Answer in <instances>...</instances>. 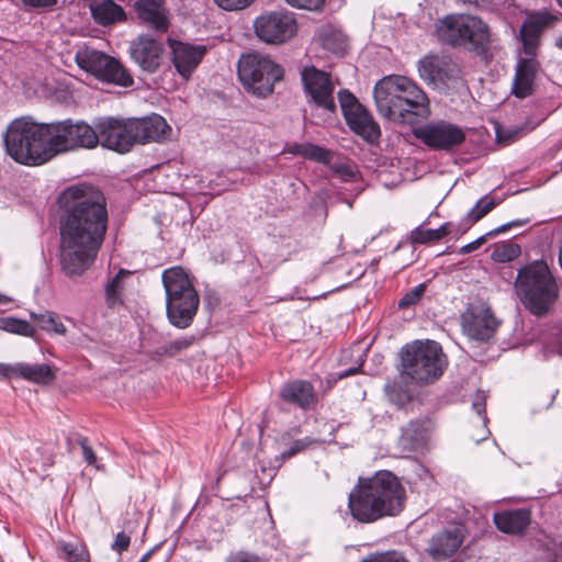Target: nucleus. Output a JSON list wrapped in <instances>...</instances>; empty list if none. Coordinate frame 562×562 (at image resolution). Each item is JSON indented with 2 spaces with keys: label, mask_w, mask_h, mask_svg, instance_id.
I'll return each instance as SVG.
<instances>
[{
  "label": "nucleus",
  "mask_w": 562,
  "mask_h": 562,
  "mask_svg": "<svg viewBox=\"0 0 562 562\" xmlns=\"http://www.w3.org/2000/svg\"><path fill=\"white\" fill-rule=\"evenodd\" d=\"M420 78L427 83H447L459 78L458 65L445 55H427L418 61Z\"/></svg>",
  "instance_id": "a211bd4d"
},
{
  "label": "nucleus",
  "mask_w": 562,
  "mask_h": 562,
  "mask_svg": "<svg viewBox=\"0 0 562 562\" xmlns=\"http://www.w3.org/2000/svg\"><path fill=\"white\" fill-rule=\"evenodd\" d=\"M290 5L300 8V9H307V10H317L319 9L324 0H285Z\"/></svg>",
  "instance_id": "864d4df0"
},
{
  "label": "nucleus",
  "mask_w": 562,
  "mask_h": 562,
  "mask_svg": "<svg viewBox=\"0 0 562 562\" xmlns=\"http://www.w3.org/2000/svg\"><path fill=\"white\" fill-rule=\"evenodd\" d=\"M58 204L61 209V269L68 277H77L94 261L104 239L108 225L105 198L97 188L79 184L64 190Z\"/></svg>",
  "instance_id": "f257e3e1"
},
{
  "label": "nucleus",
  "mask_w": 562,
  "mask_h": 562,
  "mask_svg": "<svg viewBox=\"0 0 562 562\" xmlns=\"http://www.w3.org/2000/svg\"><path fill=\"white\" fill-rule=\"evenodd\" d=\"M280 397L302 409H307L315 402V393L313 385L307 381H292L282 385Z\"/></svg>",
  "instance_id": "c756f323"
},
{
  "label": "nucleus",
  "mask_w": 562,
  "mask_h": 562,
  "mask_svg": "<svg viewBox=\"0 0 562 562\" xmlns=\"http://www.w3.org/2000/svg\"><path fill=\"white\" fill-rule=\"evenodd\" d=\"M95 23L108 26L126 20L123 8L113 0H99L89 5Z\"/></svg>",
  "instance_id": "7c9ffc66"
},
{
  "label": "nucleus",
  "mask_w": 562,
  "mask_h": 562,
  "mask_svg": "<svg viewBox=\"0 0 562 562\" xmlns=\"http://www.w3.org/2000/svg\"><path fill=\"white\" fill-rule=\"evenodd\" d=\"M319 45L336 55H342L347 49V37L333 25H324L316 35Z\"/></svg>",
  "instance_id": "2f4dec72"
},
{
  "label": "nucleus",
  "mask_w": 562,
  "mask_h": 562,
  "mask_svg": "<svg viewBox=\"0 0 562 562\" xmlns=\"http://www.w3.org/2000/svg\"><path fill=\"white\" fill-rule=\"evenodd\" d=\"M405 491L398 479L380 471L360 481L349 494V510L360 522H373L384 516L397 515L404 507Z\"/></svg>",
  "instance_id": "20e7f679"
},
{
  "label": "nucleus",
  "mask_w": 562,
  "mask_h": 562,
  "mask_svg": "<svg viewBox=\"0 0 562 562\" xmlns=\"http://www.w3.org/2000/svg\"><path fill=\"white\" fill-rule=\"evenodd\" d=\"M194 341L193 336L181 337L168 344H164L156 349L158 356L173 357L182 350L189 348Z\"/></svg>",
  "instance_id": "a19ab883"
},
{
  "label": "nucleus",
  "mask_w": 562,
  "mask_h": 562,
  "mask_svg": "<svg viewBox=\"0 0 562 562\" xmlns=\"http://www.w3.org/2000/svg\"><path fill=\"white\" fill-rule=\"evenodd\" d=\"M18 378L33 383L48 384L55 379V373L48 364L18 362Z\"/></svg>",
  "instance_id": "473e14b6"
},
{
  "label": "nucleus",
  "mask_w": 562,
  "mask_h": 562,
  "mask_svg": "<svg viewBox=\"0 0 562 562\" xmlns=\"http://www.w3.org/2000/svg\"><path fill=\"white\" fill-rule=\"evenodd\" d=\"M362 363H363V360H362V355L359 356V362L356 367H352V368H349V369H346V370H342L340 372L337 373V378L338 379H344V378H347L349 375H352V374H356L359 369L362 367Z\"/></svg>",
  "instance_id": "052dcab7"
},
{
  "label": "nucleus",
  "mask_w": 562,
  "mask_h": 562,
  "mask_svg": "<svg viewBox=\"0 0 562 562\" xmlns=\"http://www.w3.org/2000/svg\"><path fill=\"white\" fill-rule=\"evenodd\" d=\"M553 350H549L548 348L544 349V355L546 357H548L550 353H552Z\"/></svg>",
  "instance_id": "338daca9"
},
{
  "label": "nucleus",
  "mask_w": 562,
  "mask_h": 562,
  "mask_svg": "<svg viewBox=\"0 0 562 562\" xmlns=\"http://www.w3.org/2000/svg\"><path fill=\"white\" fill-rule=\"evenodd\" d=\"M450 223H445L436 229L416 227L411 233V240L414 244H427L437 241L450 234Z\"/></svg>",
  "instance_id": "c9c22d12"
},
{
  "label": "nucleus",
  "mask_w": 562,
  "mask_h": 562,
  "mask_svg": "<svg viewBox=\"0 0 562 562\" xmlns=\"http://www.w3.org/2000/svg\"><path fill=\"white\" fill-rule=\"evenodd\" d=\"M498 322L490 308L473 307L462 316L463 331L471 340L486 342L495 334Z\"/></svg>",
  "instance_id": "6ab92c4d"
},
{
  "label": "nucleus",
  "mask_w": 562,
  "mask_h": 562,
  "mask_svg": "<svg viewBox=\"0 0 562 562\" xmlns=\"http://www.w3.org/2000/svg\"><path fill=\"white\" fill-rule=\"evenodd\" d=\"M131 542L130 536H127L124 532H119L115 536V539L113 543L111 544L112 550H114L117 553H122L123 551L127 550Z\"/></svg>",
  "instance_id": "5fc2aeb1"
},
{
  "label": "nucleus",
  "mask_w": 562,
  "mask_h": 562,
  "mask_svg": "<svg viewBox=\"0 0 562 562\" xmlns=\"http://www.w3.org/2000/svg\"><path fill=\"white\" fill-rule=\"evenodd\" d=\"M49 132L53 157L78 148L92 149L99 145L95 125L83 121L68 119L53 122L49 123Z\"/></svg>",
  "instance_id": "9b49d317"
},
{
  "label": "nucleus",
  "mask_w": 562,
  "mask_h": 562,
  "mask_svg": "<svg viewBox=\"0 0 562 562\" xmlns=\"http://www.w3.org/2000/svg\"><path fill=\"white\" fill-rule=\"evenodd\" d=\"M133 10L140 24L164 33L169 27V10L164 0H135Z\"/></svg>",
  "instance_id": "412c9836"
},
{
  "label": "nucleus",
  "mask_w": 562,
  "mask_h": 562,
  "mask_svg": "<svg viewBox=\"0 0 562 562\" xmlns=\"http://www.w3.org/2000/svg\"><path fill=\"white\" fill-rule=\"evenodd\" d=\"M557 348H558L559 355L562 357V346L559 342H557Z\"/></svg>",
  "instance_id": "69168bd1"
},
{
  "label": "nucleus",
  "mask_w": 562,
  "mask_h": 562,
  "mask_svg": "<svg viewBox=\"0 0 562 562\" xmlns=\"http://www.w3.org/2000/svg\"><path fill=\"white\" fill-rule=\"evenodd\" d=\"M238 78L252 94L267 97L283 77L282 68L268 56L259 53L241 55L238 60Z\"/></svg>",
  "instance_id": "1a4fd4ad"
},
{
  "label": "nucleus",
  "mask_w": 562,
  "mask_h": 562,
  "mask_svg": "<svg viewBox=\"0 0 562 562\" xmlns=\"http://www.w3.org/2000/svg\"><path fill=\"white\" fill-rule=\"evenodd\" d=\"M18 378V363H0V379Z\"/></svg>",
  "instance_id": "4d7b16f0"
},
{
  "label": "nucleus",
  "mask_w": 562,
  "mask_h": 562,
  "mask_svg": "<svg viewBox=\"0 0 562 562\" xmlns=\"http://www.w3.org/2000/svg\"><path fill=\"white\" fill-rule=\"evenodd\" d=\"M131 272L121 269L105 285V301L109 307L114 308L123 304L124 279L130 277Z\"/></svg>",
  "instance_id": "f704fd0d"
},
{
  "label": "nucleus",
  "mask_w": 562,
  "mask_h": 562,
  "mask_svg": "<svg viewBox=\"0 0 562 562\" xmlns=\"http://www.w3.org/2000/svg\"><path fill=\"white\" fill-rule=\"evenodd\" d=\"M78 443L81 447L85 461L90 465L97 467V456L90 447L88 439L86 437H80L78 439Z\"/></svg>",
  "instance_id": "3c124183"
},
{
  "label": "nucleus",
  "mask_w": 562,
  "mask_h": 562,
  "mask_svg": "<svg viewBox=\"0 0 562 562\" xmlns=\"http://www.w3.org/2000/svg\"><path fill=\"white\" fill-rule=\"evenodd\" d=\"M0 329L24 337H33L36 333L35 327L27 321L12 316L0 317Z\"/></svg>",
  "instance_id": "e433bc0d"
},
{
  "label": "nucleus",
  "mask_w": 562,
  "mask_h": 562,
  "mask_svg": "<svg viewBox=\"0 0 562 562\" xmlns=\"http://www.w3.org/2000/svg\"><path fill=\"white\" fill-rule=\"evenodd\" d=\"M425 290H426L425 283L418 284L417 286L409 290L408 292H406L403 295V297L398 301V306L401 308H406V307H409V306L416 304L420 300L423 294L425 293Z\"/></svg>",
  "instance_id": "c03bdc74"
},
{
  "label": "nucleus",
  "mask_w": 562,
  "mask_h": 562,
  "mask_svg": "<svg viewBox=\"0 0 562 562\" xmlns=\"http://www.w3.org/2000/svg\"><path fill=\"white\" fill-rule=\"evenodd\" d=\"M49 123H36L30 117L15 119L4 136L7 153L16 162L40 166L53 158Z\"/></svg>",
  "instance_id": "39448f33"
},
{
  "label": "nucleus",
  "mask_w": 562,
  "mask_h": 562,
  "mask_svg": "<svg viewBox=\"0 0 562 562\" xmlns=\"http://www.w3.org/2000/svg\"><path fill=\"white\" fill-rule=\"evenodd\" d=\"M527 223H528L527 220L513 221V222L506 223V224L495 228L493 232H491V234L492 235H496V234H499V233H505V232H507L513 226H522V225H525Z\"/></svg>",
  "instance_id": "13d9d810"
},
{
  "label": "nucleus",
  "mask_w": 562,
  "mask_h": 562,
  "mask_svg": "<svg viewBox=\"0 0 562 562\" xmlns=\"http://www.w3.org/2000/svg\"><path fill=\"white\" fill-rule=\"evenodd\" d=\"M99 145L119 154L128 153L134 146L131 119L112 116L98 117L93 121Z\"/></svg>",
  "instance_id": "f8f14e48"
},
{
  "label": "nucleus",
  "mask_w": 562,
  "mask_h": 562,
  "mask_svg": "<svg viewBox=\"0 0 562 562\" xmlns=\"http://www.w3.org/2000/svg\"><path fill=\"white\" fill-rule=\"evenodd\" d=\"M57 551L59 558L66 560L67 562L85 561L88 557V552L85 546L78 541H58Z\"/></svg>",
  "instance_id": "58836bf2"
},
{
  "label": "nucleus",
  "mask_w": 562,
  "mask_h": 562,
  "mask_svg": "<svg viewBox=\"0 0 562 562\" xmlns=\"http://www.w3.org/2000/svg\"><path fill=\"white\" fill-rule=\"evenodd\" d=\"M520 255V247L514 243H506L496 247L492 252V258L498 262H508Z\"/></svg>",
  "instance_id": "37998d69"
},
{
  "label": "nucleus",
  "mask_w": 562,
  "mask_h": 562,
  "mask_svg": "<svg viewBox=\"0 0 562 562\" xmlns=\"http://www.w3.org/2000/svg\"><path fill=\"white\" fill-rule=\"evenodd\" d=\"M133 127V137L135 144H147L151 142H161L168 138L171 128L166 120L154 114L142 119H131Z\"/></svg>",
  "instance_id": "4be33fe9"
},
{
  "label": "nucleus",
  "mask_w": 562,
  "mask_h": 562,
  "mask_svg": "<svg viewBox=\"0 0 562 562\" xmlns=\"http://www.w3.org/2000/svg\"><path fill=\"white\" fill-rule=\"evenodd\" d=\"M484 240H485V238L482 236V237L477 238L476 240L469 243V244L464 245L463 247H461L459 252L462 255L470 254V252L476 250L484 243Z\"/></svg>",
  "instance_id": "bf43d9fd"
},
{
  "label": "nucleus",
  "mask_w": 562,
  "mask_h": 562,
  "mask_svg": "<svg viewBox=\"0 0 562 562\" xmlns=\"http://www.w3.org/2000/svg\"><path fill=\"white\" fill-rule=\"evenodd\" d=\"M373 98L380 115L394 123L414 126L430 115L426 93L404 76L392 75L379 80Z\"/></svg>",
  "instance_id": "f03ea898"
},
{
  "label": "nucleus",
  "mask_w": 562,
  "mask_h": 562,
  "mask_svg": "<svg viewBox=\"0 0 562 562\" xmlns=\"http://www.w3.org/2000/svg\"><path fill=\"white\" fill-rule=\"evenodd\" d=\"M303 147H304V144H293L291 146H289L288 148V153L292 154V155H300L303 157Z\"/></svg>",
  "instance_id": "680f3d73"
},
{
  "label": "nucleus",
  "mask_w": 562,
  "mask_h": 562,
  "mask_svg": "<svg viewBox=\"0 0 562 562\" xmlns=\"http://www.w3.org/2000/svg\"><path fill=\"white\" fill-rule=\"evenodd\" d=\"M497 204L498 202H496L490 195L481 198L475 203V205L467 213V216L463 220L464 224L468 227L473 225L474 223L483 218L486 214H488Z\"/></svg>",
  "instance_id": "ea45409f"
},
{
  "label": "nucleus",
  "mask_w": 562,
  "mask_h": 562,
  "mask_svg": "<svg viewBox=\"0 0 562 562\" xmlns=\"http://www.w3.org/2000/svg\"><path fill=\"white\" fill-rule=\"evenodd\" d=\"M464 14H448L438 20L436 34L438 40L453 47H465L464 31L469 27Z\"/></svg>",
  "instance_id": "393cba45"
},
{
  "label": "nucleus",
  "mask_w": 562,
  "mask_h": 562,
  "mask_svg": "<svg viewBox=\"0 0 562 562\" xmlns=\"http://www.w3.org/2000/svg\"><path fill=\"white\" fill-rule=\"evenodd\" d=\"M486 394L483 391H479L473 398L472 402V408L475 411L477 417H476V428L474 431L470 434V437L473 441L476 443L485 440L488 435L490 430L486 426L487 418L485 415V408H486Z\"/></svg>",
  "instance_id": "72a5a7b5"
},
{
  "label": "nucleus",
  "mask_w": 562,
  "mask_h": 562,
  "mask_svg": "<svg viewBox=\"0 0 562 562\" xmlns=\"http://www.w3.org/2000/svg\"><path fill=\"white\" fill-rule=\"evenodd\" d=\"M385 392L390 401L398 406H403L409 400V394L406 391L398 389L395 383L386 384Z\"/></svg>",
  "instance_id": "a18cd8bd"
},
{
  "label": "nucleus",
  "mask_w": 562,
  "mask_h": 562,
  "mask_svg": "<svg viewBox=\"0 0 562 562\" xmlns=\"http://www.w3.org/2000/svg\"><path fill=\"white\" fill-rule=\"evenodd\" d=\"M405 491L398 479L380 471L360 481L349 494V510L360 522H373L384 516L397 515L404 507Z\"/></svg>",
  "instance_id": "7ed1b4c3"
},
{
  "label": "nucleus",
  "mask_w": 562,
  "mask_h": 562,
  "mask_svg": "<svg viewBox=\"0 0 562 562\" xmlns=\"http://www.w3.org/2000/svg\"><path fill=\"white\" fill-rule=\"evenodd\" d=\"M431 420L418 418L411 420L402 428L400 445L405 451H417L424 448L431 431Z\"/></svg>",
  "instance_id": "bb28decb"
},
{
  "label": "nucleus",
  "mask_w": 562,
  "mask_h": 562,
  "mask_svg": "<svg viewBox=\"0 0 562 562\" xmlns=\"http://www.w3.org/2000/svg\"><path fill=\"white\" fill-rule=\"evenodd\" d=\"M401 376L419 385L437 381L448 362L441 346L434 340H416L401 349Z\"/></svg>",
  "instance_id": "6e6552de"
},
{
  "label": "nucleus",
  "mask_w": 562,
  "mask_h": 562,
  "mask_svg": "<svg viewBox=\"0 0 562 562\" xmlns=\"http://www.w3.org/2000/svg\"><path fill=\"white\" fill-rule=\"evenodd\" d=\"M463 538V527L453 526L434 535L429 540L427 551L435 561H445L458 551Z\"/></svg>",
  "instance_id": "5701e85b"
},
{
  "label": "nucleus",
  "mask_w": 562,
  "mask_h": 562,
  "mask_svg": "<svg viewBox=\"0 0 562 562\" xmlns=\"http://www.w3.org/2000/svg\"><path fill=\"white\" fill-rule=\"evenodd\" d=\"M224 562H262V560L250 551L238 550L231 552Z\"/></svg>",
  "instance_id": "49530a36"
},
{
  "label": "nucleus",
  "mask_w": 562,
  "mask_h": 562,
  "mask_svg": "<svg viewBox=\"0 0 562 562\" xmlns=\"http://www.w3.org/2000/svg\"><path fill=\"white\" fill-rule=\"evenodd\" d=\"M255 32L266 43L279 44L296 33L294 16L285 11L263 13L255 20Z\"/></svg>",
  "instance_id": "dca6fc26"
},
{
  "label": "nucleus",
  "mask_w": 562,
  "mask_h": 562,
  "mask_svg": "<svg viewBox=\"0 0 562 562\" xmlns=\"http://www.w3.org/2000/svg\"><path fill=\"white\" fill-rule=\"evenodd\" d=\"M555 46L562 49V34L555 40Z\"/></svg>",
  "instance_id": "0e129e2a"
},
{
  "label": "nucleus",
  "mask_w": 562,
  "mask_h": 562,
  "mask_svg": "<svg viewBox=\"0 0 562 562\" xmlns=\"http://www.w3.org/2000/svg\"><path fill=\"white\" fill-rule=\"evenodd\" d=\"M161 279L166 292L168 321L180 329L189 327L200 304V297L192 281L181 267L166 269Z\"/></svg>",
  "instance_id": "0eeeda50"
},
{
  "label": "nucleus",
  "mask_w": 562,
  "mask_h": 562,
  "mask_svg": "<svg viewBox=\"0 0 562 562\" xmlns=\"http://www.w3.org/2000/svg\"><path fill=\"white\" fill-rule=\"evenodd\" d=\"M215 3L227 11L243 10L248 7L254 0H214Z\"/></svg>",
  "instance_id": "8fccbe9b"
},
{
  "label": "nucleus",
  "mask_w": 562,
  "mask_h": 562,
  "mask_svg": "<svg viewBox=\"0 0 562 562\" xmlns=\"http://www.w3.org/2000/svg\"><path fill=\"white\" fill-rule=\"evenodd\" d=\"M168 45L171 49V61L177 72L183 79H189L206 53L205 46L183 43L172 38H168Z\"/></svg>",
  "instance_id": "aec40b11"
},
{
  "label": "nucleus",
  "mask_w": 562,
  "mask_h": 562,
  "mask_svg": "<svg viewBox=\"0 0 562 562\" xmlns=\"http://www.w3.org/2000/svg\"><path fill=\"white\" fill-rule=\"evenodd\" d=\"M361 562H407V560L401 553L393 551L371 555Z\"/></svg>",
  "instance_id": "09e8293b"
},
{
  "label": "nucleus",
  "mask_w": 562,
  "mask_h": 562,
  "mask_svg": "<svg viewBox=\"0 0 562 562\" xmlns=\"http://www.w3.org/2000/svg\"><path fill=\"white\" fill-rule=\"evenodd\" d=\"M301 76L307 102L327 114H334L336 112L335 86L329 75L315 67H305Z\"/></svg>",
  "instance_id": "2eb2a0df"
},
{
  "label": "nucleus",
  "mask_w": 562,
  "mask_h": 562,
  "mask_svg": "<svg viewBox=\"0 0 562 562\" xmlns=\"http://www.w3.org/2000/svg\"><path fill=\"white\" fill-rule=\"evenodd\" d=\"M330 169L337 177H339L344 181H348L355 177L353 169L346 164H333L330 165Z\"/></svg>",
  "instance_id": "603ef678"
},
{
  "label": "nucleus",
  "mask_w": 562,
  "mask_h": 562,
  "mask_svg": "<svg viewBox=\"0 0 562 562\" xmlns=\"http://www.w3.org/2000/svg\"><path fill=\"white\" fill-rule=\"evenodd\" d=\"M164 44L150 35H139L130 44L131 59L143 70L156 72L164 60Z\"/></svg>",
  "instance_id": "f3484780"
},
{
  "label": "nucleus",
  "mask_w": 562,
  "mask_h": 562,
  "mask_svg": "<svg viewBox=\"0 0 562 562\" xmlns=\"http://www.w3.org/2000/svg\"><path fill=\"white\" fill-rule=\"evenodd\" d=\"M559 5L562 8V0H557Z\"/></svg>",
  "instance_id": "774afa93"
},
{
  "label": "nucleus",
  "mask_w": 562,
  "mask_h": 562,
  "mask_svg": "<svg viewBox=\"0 0 562 562\" xmlns=\"http://www.w3.org/2000/svg\"><path fill=\"white\" fill-rule=\"evenodd\" d=\"M31 318L37 323L42 330L64 336L67 331L65 325L52 312L30 313Z\"/></svg>",
  "instance_id": "4c0bfd02"
},
{
  "label": "nucleus",
  "mask_w": 562,
  "mask_h": 562,
  "mask_svg": "<svg viewBox=\"0 0 562 562\" xmlns=\"http://www.w3.org/2000/svg\"><path fill=\"white\" fill-rule=\"evenodd\" d=\"M21 1L25 7L34 8V9H43V10L53 8L57 2V0H21Z\"/></svg>",
  "instance_id": "6e6d98bb"
},
{
  "label": "nucleus",
  "mask_w": 562,
  "mask_h": 562,
  "mask_svg": "<svg viewBox=\"0 0 562 562\" xmlns=\"http://www.w3.org/2000/svg\"><path fill=\"white\" fill-rule=\"evenodd\" d=\"M338 100L348 126L367 142L378 140L381 135L380 127L357 98L348 90H340Z\"/></svg>",
  "instance_id": "4468645a"
},
{
  "label": "nucleus",
  "mask_w": 562,
  "mask_h": 562,
  "mask_svg": "<svg viewBox=\"0 0 562 562\" xmlns=\"http://www.w3.org/2000/svg\"><path fill=\"white\" fill-rule=\"evenodd\" d=\"M531 520V513L529 509H509L495 513L493 521L496 528L508 535H521L524 533Z\"/></svg>",
  "instance_id": "cd10ccee"
},
{
  "label": "nucleus",
  "mask_w": 562,
  "mask_h": 562,
  "mask_svg": "<svg viewBox=\"0 0 562 562\" xmlns=\"http://www.w3.org/2000/svg\"><path fill=\"white\" fill-rule=\"evenodd\" d=\"M9 302H11V299L8 297L7 295L0 293V304H5Z\"/></svg>",
  "instance_id": "e2e57ef3"
},
{
  "label": "nucleus",
  "mask_w": 562,
  "mask_h": 562,
  "mask_svg": "<svg viewBox=\"0 0 562 562\" xmlns=\"http://www.w3.org/2000/svg\"><path fill=\"white\" fill-rule=\"evenodd\" d=\"M538 71L539 63L533 56H527L518 61L512 87L515 97L524 99L532 94Z\"/></svg>",
  "instance_id": "a878e982"
},
{
  "label": "nucleus",
  "mask_w": 562,
  "mask_h": 562,
  "mask_svg": "<svg viewBox=\"0 0 562 562\" xmlns=\"http://www.w3.org/2000/svg\"><path fill=\"white\" fill-rule=\"evenodd\" d=\"M312 442L313 440L308 437L294 440L290 443L289 448L281 453L282 459L295 456L296 453L305 450L310 445H312Z\"/></svg>",
  "instance_id": "de8ad7c7"
},
{
  "label": "nucleus",
  "mask_w": 562,
  "mask_h": 562,
  "mask_svg": "<svg viewBox=\"0 0 562 562\" xmlns=\"http://www.w3.org/2000/svg\"><path fill=\"white\" fill-rule=\"evenodd\" d=\"M414 136L427 147L449 151L460 146L465 139L464 131L448 121L429 122L414 128Z\"/></svg>",
  "instance_id": "ddd939ff"
},
{
  "label": "nucleus",
  "mask_w": 562,
  "mask_h": 562,
  "mask_svg": "<svg viewBox=\"0 0 562 562\" xmlns=\"http://www.w3.org/2000/svg\"><path fill=\"white\" fill-rule=\"evenodd\" d=\"M555 18L547 12L530 14L520 27V38L527 56H533L539 44L540 35L551 25Z\"/></svg>",
  "instance_id": "b1692460"
},
{
  "label": "nucleus",
  "mask_w": 562,
  "mask_h": 562,
  "mask_svg": "<svg viewBox=\"0 0 562 562\" xmlns=\"http://www.w3.org/2000/svg\"><path fill=\"white\" fill-rule=\"evenodd\" d=\"M464 22L470 25L464 31L465 48L475 50L479 54L485 53L491 44L488 25L479 16L471 14H464Z\"/></svg>",
  "instance_id": "c85d7f7f"
},
{
  "label": "nucleus",
  "mask_w": 562,
  "mask_h": 562,
  "mask_svg": "<svg viewBox=\"0 0 562 562\" xmlns=\"http://www.w3.org/2000/svg\"><path fill=\"white\" fill-rule=\"evenodd\" d=\"M515 289L522 304L533 315L546 314L559 296V286L548 265L536 260L518 271Z\"/></svg>",
  "instance_id": "423d86ee"
},
{
  "label": "nucleus",
  "mask_w": 562,
  "mask_h": 562,
  "mask_svg": "<svg viewBox=\"0 0 562 562\" xmlns=\"http://www.w3.org/2000/svg\"><path fill=\"white\" fill-rule=\"evenodd\" d=\"M303 158L313 161L329 165L333 158V153L326 148L311 143H305L303 147Z\"/></svg>",
  "instance_id": "79ce46f5"
},
{
  "label": "nucleus",
  "mask_w": 562,
  "mask_h": 562,
  "mask_svg": "<svg viewBox=\"0 0 562 562\" xmlns=\"http://www.w3.org/2000/svg\"><path fill=\"white\" fill-rule=\"evenodd\" d=\"M78 67L95 79L120 87H131L134 79L116 58L91 47H81L75 54Z\"/></svg>",
  "instance_id": "9d476101"
}]
</instances>
